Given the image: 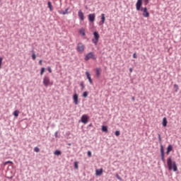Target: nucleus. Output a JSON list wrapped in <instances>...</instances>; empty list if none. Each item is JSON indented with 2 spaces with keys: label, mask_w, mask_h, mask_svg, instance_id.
Listing matches in <instances>:
<instances>
[{
  "label": "nucleus",
  "mask_w": 181,
  "mask_h": 181,
  "mask_svg": "<svg viewBox=\"0 0 181 181\" xmlns=\"http://www.w3.org/2000/svg\"><path fill=\"white\" fill-rule=\"evenodd\" d=\"M142 1L143 0H137V2L136 4V11H141V12H143V16L144 18H149V12H148V8H141Z\"/></svg>",
  "instance_id": "obj_1"
},
{
  "label": "nucleus",
  "mask_w": 181,
  "mask_h": 181,
  "mask_svg": "<svg viewBox=\"0 0 181 181\" xmlns=\"http://www.w3.org/2000/svg\"><path fill=\"white\" fill-rule=\"evenodd\" d=\"M167 166L168 170H173V172H177V165H176V161L172 160V157H169L167 159Z\"/></svg>",
  "instance_id": "obj_2"
},
{
  "label": "nucleus",
  "mask_w": 181,
  "mask_h": 181,
  "mask_svg": "<svg viewBox=\"0 0 181 181\" xmlns=\"http://www.w3.org/2000/svg\"><path fill=\"white\" fill-rule=\"evenodd\" d=\"M93 37L94 38L92 39V42L95 44V46H97V45H98V40H100V34L98 32H93Z\"/></svg>",
  "instance_id": "obj_3"
},
{
  "label": "nucleus",
  "mask_w": 181,
  "mask_h": 181,
  "mask_svg": "<svg viewBox=\"0 0 181 181\" xmlns=\"http://www.w3.org/2000/svg\"><path fill=\"white\" fill-rule=\"evenodd\" d=\"M84 49H86V46H84V44H83L82 42H78L77 44L76 52H78V53H80V54H83Z\"/></svg>",
  "instance_id": "obj_4"
},
{
  "label": "nucleus",
  "mask_w": 181,
  "mask_h": 181,
  "mask_svg": "<svg viewBox=\"0 0 181 181\" xmlns=\"http://www.w3.org/2000/svg\"><path fill=\"white\" fill-rule=\"evenodd\" d=\"M90 59H93V60H97V57H95V55H94V52H90L85 55V62H88Z\"/></svg>",
  "instance_id": "obj_5"
},
{
  "label": "nucleus",
  "mask_w": 181,
  "mask_h": 181,
  "mask_svg": "<svg viewBox=\"0 0 181 181\" xmlns=\"http://www.w3.org/2000/svg\"><path fill=\"white\" fill-rule=\"evenodd\" d=\"M43 84L45 87H49L50 86V77L45 76L43 78Z\"/></svg>",
  "instance_id": "obj_6"
},
{
  "label": "nucleus",
  "mask_w": 181,
  "mask_h": 181,
  "mask_svg": "<svg viewBox=\"0 0 181 181\" xmlns=\"http://www.w3.org/2000/svg\"><path fill=\"white\" fill-rule=\"evenodd\" d=\"M160 156L161 160L164 163H166V160H165V149L163 148V145L160 144Z\"/></svg>",
  "instance_id": "obj_7"
},
{
  "label": "nucleus",
  "mask_w": 181,
  "mask_h": 181,
  "mask_svg": "<svg viewBox=\"0 0 181 181\" xmlns=\"http://www.w3.org/2000/svg\"><path fill=\"white\" fill-rule=\"evenodd\" d=\"M81 121L83 124H87L88 122V115H83L81 117Z\"/></svg>",
  "instance_id": "obj_8"
},
{
  "label": "nucleus",
  "mask_w": 181,
  "mask_h": 181,
  "mask_svg": "<svg viewBox=\"0 0 181 181\" xmlns=\"http://www.w3.org/2000/svg\"><path fill=\"white\" fill-rule=\"evenodd\" d=\"M74 104L75 105H78V94L75 93L73 95Z\"/></svg>",
  "instance_id": "obj_9"
},
{
  "label": "nucleus",
  "mask_w": 181,
  "mask_h": 181,
  "mask_svg": "<svg viewBox=\"0 0 181 181\" xmlns=\"http://www.w3.org/2000/svg\"><path fill=\"white\" fill-rule=\"evenodd\" d=\"M88 21L89 22H91L93 23V22H94V21H95V13H90L88 15Z\"/></svg>",
  "instance_id": "obj_10"
},
{
  "label": "nucleus",
  "mask_w": 181,
  "mask_h": 181,
  "mask_svg": "<svg viewBox=\"0 0 181 181\" xmlns=\"http://www.w3.org/2000/svg\"><path fill=\"white\" fill-rule=\"evenodd\" d=\"M78 16L81 21H84V13L81 11V10H79L78 12Z\"/></svg>",
  "instance_id": "obj_11"
},
{
  "label": "nucleus",
  "mask_w": 181,
  "mask_h": 181,
  "mask_svg": "<svg viewBox=\"0 0 181 181\" xmlns=\"http://www.w3.org/2000/svg\"><path fill=\"white\" fill-rule=\"evenodd\" d=\"M86 74L90 84H93V80L91 79V75L90 74V72L86 71Z\"/></svg>",
  "instance_id": "obj_12"
},
{
  "label": "nucleus",
  "mask_w": 181,
  "mask_h": 181,
  "mask_svg": "<svg viewBox=\"0 0 181 181\" xmlns=\"http://www.w3.org/2000/svg\"><path fill=\"white\" fill-rule=\"evenodd\" d=\"M172 151H173V146H172V144H169L168 146L167 147V155H169V153H170Z\"/></svg>",
  "instance_id": "obj_13"
},
{
  "label": "nucleus",
  "mask_w": 181,
  "mask_h": 181,
  "mask_svg": "<svg viewBox=\"0 0 181 181\" xmlns=\"http://www.w3.org/2000/svg\"><path fill=\"white\" fill-rule=\"evenodd\" d=\"M69 8H67L65 11L59 10L58 13L60 15H67V13H69Z\"/></svg>",
  "instance_id": "obj_14"
},
{
  "label": "nucleus",
  "mask_w": 181,
  "mask_h": 181,
  "mask_svg": "<svg viewBox=\"0 0 181 181\" xmlns=\"http://www.w3.org/2000/svg\"><path fill=\"white\" fill-rule=\"evenodd\" d=\"M101 25H104L105 23V14L102 13L101 14V21H100Z\"/></svg>",
  "instance_id": "obj_15"
},
{
  "label": "nucleus",
  "mask_w": 181,
  "mask_h": 181,
  "mask_svg": "<svg viewBox=\"0 0 181 181\" xmlns=\"http://www.w3.org/2000/svg\"><path fill=\"white\" fill-rule=\"evenodd\" d=\"M95 175L96 176H101V175H103V168L100 170H96Z\"/></svg>",
  "instance_id": "obj_16"
},
{
  "label": "nucleus",
  "mask_w": 181,
  "mask_h": 181,
  "mask_svg": "<svg viewBox=\"0 0 181 181\" xmlns=\"http://www.w3.org/2000/svg\"><path fill=\"white\" fill-rule=\"evenodd\" d=\"M162 124H163V127L168 126V119H166V117H163Z\"/></svg>",
  "instance_id": "obj_17"
},
{
  "label": "nucleus",
  "mask_w": 181,
  "mask_h": 181,
  "mask_svg": "<svg viewBox=\"0 0 181 181\" xmlns=\"http://www.w3.org/2000/svg\"><path fill=\"white\" fill-rule=\"evenodd\" d=\"M102 131L103 132L108 133V127L107 126H102Z\"/></svg>",
  "instance_id": "obj_18"
},
{
  "label": "nucleus",
  "mask_w": 181,
  "mask_h": 181,
  "mask_svg": "<svg viewBox=\"0 0 181 181\" xmlns=\"http://www.w3.org/2000/svg\"><path fill=\"white\" fill-rule=\"evenodd\" d=\"M79 33L82 35V36H86V30L84 28H81L79 30Z\"/></svg>",
  "instance_id": "obj_19"
},
{
  "label": "nucleus",
  "mask_w": 181,
  "mask_h": 181,
  "mask_svg": "<svg viewBox=\"0 0 181 181\" xmlns=\"http://www.w3.org/2000/svg\"><path fill=\"white\" fill-rule=\"evenodd\" d=\"M47 5H48V8H49L50 12H52V11H53V8H52V2L51 1H48L47 2Z\"/></svg>",
  "instance_id": "obj_20"
},
{
  "label": "nucleus",
  "mask_w": 181,
  "mask_h": 181,
  "mask_svg": "<svg viewBox=\"0 0 181 181\" xmlns=\"http://www.w3.org/2000/svg\"><path fill=\"white\" fill-rule=\"evenodd\" d=\"M54 154L57 155V156H60V155H62V151H59V150H56V151L54 152Z\"/></svg>",
  "instance_id": "obj_21"
},
{
  "label": "nucleus",
  "mask_w": 181,
  "mask_h": 181,
  "mask_svg": "<svg viewBox=\"0 0 181 181\" xmlns=\"http://www.w3.org/2000/svg\"><path fill=\"white\" fill-rule=\"evenodd\" d=\"M13 115H14V117H19V110H16L13 112Z\"/></svg>",
  "instance_id": "obj_22"
},
{
  "label": "nucleus",
  "mask_w": 181,
  "mask_h": 181,
  "mask_svg": "<svg viewBox=\"0 0 181 181\" xmlns=\"http://www.w3.org/2000/svg\"><path fill=\"white\" fill-rule=\"evenodd\" d=\"M100 69L98 68L96 69V77L97 78H100Z\"/></svg>",
  "instance_id": "obj_23"
},
{
  "label": "nucleus",
  "mask_w": 181,
  "mask_h": 181,
  "mask_svg": "<svg viewBox=\"0 0 181 181\" xmlns=\"http://www.w3.org/2000/svg\"><path fill=\"white\" fill-rule=\"evenodd\" d=\"M88 96V92H87V91L83 92V97L84 98H87Z\"/></svg>",
  "instance_id": "obj_24"
},
{
  "label": "nucleus",
  "mask_w": 181,
  "mask_h": 181,
  "mask_svg": "<svg viewBox=\"0 0 181 181\" xmlns=\"http://www.w3.org/2000/svg\"><path fill=\"white\" fill-rule=\"evenodd\" d=\"M174 88L175 89V92L177 93L179 90V86L177 84H174Z\"/></svg>",
  "instance_id": "obj_25"
},
{
  "label": "nucleus",
  "mask_w": 181,
  "mask_h": 181,
  "mask_svg": "<svg viewBox=\"0 0 181 181\" xmlns=\"http://www.w3.org/2000/svg\"><path fill=\"white\" fill-rule=\"evenodd\" d=\"M74 169H78V161L74 162Z\"/></svg>",
  "instance_id": "obj_26"
},
{
  "label": "nucleus",
  "mask_w": 181,
  "mask_h": 181,
  "mask_svg": "<svg viewBox=\"0 0 181 181\" xmlns=\"http://www.w3.org/2000/svg\"><path fill=\"white\" fill-rule=\"evenodd\" d=\"M45 70H46V69H45V67L41 68L40 76H43V73H45Z\"/></svg>",
  "instance_id": "obj_27"
},
{
  "label": "nucleus",
  "mask_w": 181,
  "mask_h": 181,
  "mask_svg": "<svg viewBox=\"0 0 181 181\" xmlns=\"http://www.w3.org/2000/svg\"><path fill=\"white\" fill-rule=\"evenodd\" d=\"M34 151L37 153L40 152V148H39V147H35Z\"/></svg>",
  "instance_id": "obj_28"
},
{
  "label": "nucleus",
  "mask_w": 181,
  "mask_h": 181,
  "mask_svg": "<svg viewBox=\"0 0 181 181\" xmlns=\"http://www.w3.org/2000/svg\"><path fill=\"white\" fill-rule=\"evenodd\" d=\"M32 59L33 60H36V54H35V52H33L32 54Z\"/></svg>",
  "instance_id": "obj_29"
},
{
  "label": "nucleus",
  "mask_w": 181,
  "mask_h": 181,
  "mask_svg": "<svg viewBox=\"0 0 181 181\" xmlns=\"http://www.w3.org/2000/svg\"><path fill=\"white\" fill-rule=\"evenodd\" d=\"M120 134H121V132H120L119 131H116V132H115V135L116 136H119Z\"/></svg>",
  "instance_id": "obj_30"
},
{
  "label": "nucleus",
  "mask_w": 181,
  "mask_h": 181,
  "mask_svg": "<svg viewBox=\"0 0 181 181\" xmlns=\"http://www.w3.org/2000/svg\"><path fill=\"white\" fill-rule=\"evenodd\" d=\"M2 60H4V58H2L1 57H0V69H2Z\"/></svg>",
  "instance_id": "obj_31"
},
{
  "label": "nucleus",
  "mask_w": 181,
  "mask_h": 181,
  "mask_svg": "<svg viewBox=\"0 0 181 181\" xmlns=\"http://www.w3.org/2000/svg\"><path fill=\"white\" fill-rule=\"evenodd\" d=\"M158 141L160 142V144H162V137H160V134H158Z\"/></svg>",
  "instance_id": "obj_32"
},
{
  "label": "nucleus",
  "mask_w": 181,
  "mask_h": 181,
  "mask_svg": "<svg viewBox=\"0 0 181 181\" xmlns=\"http://www.w3.org/2000/svg\"><path fill=\"white\" fill-rule=\"evenodd\" d=\"M80 86L81 87V90H84V82H81Z\"/></svg>",
  "instance_id": "obj_33"
},
{
  "label": "nucleus",
  "mask_w": 181,
  "mask_h": 181,
  "mask_svg": "<svg viewBox=\"0 0 181 181\" xmlns=\"http://www.w3.org/2000/svg\"><path fill=\"white\" fill-rule=\"evenodd\" d=\"M8 163H13V162H12V161H11V160H8V161H6L5 163H4V165H8Z\"/></svg>",
  "instance_id": "obj_34"
},
{
  "label": "nucleus",
  "mask_w": 181,
  "mask_h": 181,
  "mask_svg": "<svg viewBox=\"0 0 181 181\" xmlns=\"http://www.w3.org/2000/svg\"><path fill=\"white\" fill-rule=\"evenodd\" d=\"M144 5H148L149 4V0H144Z\"/></svg>",
  "instance_id": "obj_35"
},
{
  "label": "nucleus",
  "mask_w": 181,
  "mask_h": 181,
  "mask_svg": "<svg viewBox=\"0 0 181 181\" xmlns=\"http://www.w3.org/2000/svg\"><path fill=\"white\" fill-rule=\"evenodd\" d=\"M47 70L49 73H52V68L50 66H47Z\"/></svg>",
  "instance_id": "obj_36"
},
{
  "label": "nucleus",
  "mask_w": 181,
  "mask_h": 181,
  "mask_svg": "<svg viewBox=\"0 0 181 181\" xmlns=\"http://www.w3.org/2000/svg\"><path fill=\"white\" fill-rule=\"evenodd\" d=\"M88 158H91V152L90 151H88Z\"/></svg>",
  "instance_id": "obj_37"
},
{
  "label": "nucleus",
  "mask_w": 181,
  "mask_h": 181,
  "mask_svg": "<svg viewBox=\"0 0 181 181\" xmlns=\"http://www.w3.org/2000/svg\"><path fill=\"white\" fill-rule=\"evenodd\" d=\"M134 59H137L138 56H136V53L133 54Z\"/></svg>",
  "instance_id": "obj_38"
},
{
  "label": "nucleus",
  "mask_w": 181,
  "mask_h": 181,
  "mask_svg": "<svg viewBox=\"0 0 181 181\" xmlns=\"http://www.w3.org/2000/svg\"><path fill=\"white\" fill-rule=\"evenodd\" d=\"M58 134H59V132H56L55 133H54V136H55V138H57L59 136H58Z\"/></svg>",
  "instance_id": "obj_39"
},
{
  "label": "nucleus",
  "mask_w": 181,
  "mask_h": 181,
  "mask_svg": "<svg viewBox=\"0 0 181 181\" xmlns=\"http://www.w3.org/2000/svg\"><path fill=\"white\" fill-rule=\"evenodd\" d=\"M116 177L117 179H119V180L121 179V177H119V175L118 174L116 175Z\"/></svg>",
  "instance_id": "obj_40"
},
{
  "label": "nucleus",
  "mask_w": 181,
  "mask_h": 181,
  "mask_svg": "<svg viewBox=\"0 0 181 181\" xmlns=\"http://www.w3.org/2000/svg\"><path fill=\"white\" fill-rule=\"evenodd\" d=\"M39 64H40V66H42V59H40V60L39 61Z\"/></svg>",
  "instance_id": "obj_41"
},
{
  "label": "nucleus",
  "mask_w": 181,
  "mask_h": 181,
  "mask_svg": "<svg viewBox=\"0 0 181 181\" xmlns=\"http://www.w3.org/2000/svg\"><path fill=\"white\" fill-rule=\"evenodd\" d=\"M132 101H135V97H132Z\"/></svg>",
  "instance_id": "obj_42"
},
{
  "label": "nucleus",
  "mask_w": 181,
  "mask_h": 181,
  "mask_svg": "<svg viewBox=\"0 0 181 181\" xmlns=\"http://www.w3.org/2000/svg\"><path fill=\"white\" fill-rule=\"evenodd\" d=\"M88 127H93V124L90 123V124L88 125Z\"/></svg>",
  "instance_id": "obj_43"
},
{
  "label": "nucleus",
  "mask_w": 181,
  "mask_h": 181,
  "mask_svg": "<svg viewBox=\"0 0 181 181\" xmlns=\"http://www.w3.org/2000/svg\"><path fill=\"white\" fill-rule=\"evenodd\" d=\"M130 71H132V69H130Z\"/></svg>",
  "instance_id": "obj_44"
},
{
  "label": "nucleus",
  "mask_w": 181,
  "mask_h": 181,
  "mask_svg": "<svg viewBox=\"0 0 181 181\" xmlns=\"http://www.w3.org/2000/svg\"><path fill=\"white\" fill-rule=\"evenodd\" d=\"M69 145H71V144H69Z\"/></svg>",
  "instance_id": "obj_45"
},
{
  "label": "nucleus",
  "mask_w": 181,
  "mask_h": 181,
  "mask_svg": "<svg viewBox=\"0 0 181 181\" xmlns=\"http://www.w3.org/2000/svg\"><path fill=\"white\" fill-rule=\"evenodd\" d=\"M10 179H12V177H11Z\"/></svg>",
  "instance_id": "obj_46"
},
{
  "label": "nucleus",
  "mask_w": 181,
  "mask_h": 181,
  "mask_svg": "<svg viewBox=\"0 0 181 181\" xmlns=\"http://www.w3.org/2000/svg\"><path fill=\"white\" fill-rule=\"evenodd\" d=\"M163 1H165V0H163Z\"/></svg>",
  "instance_id": "obj_47"
}]
</instances>
